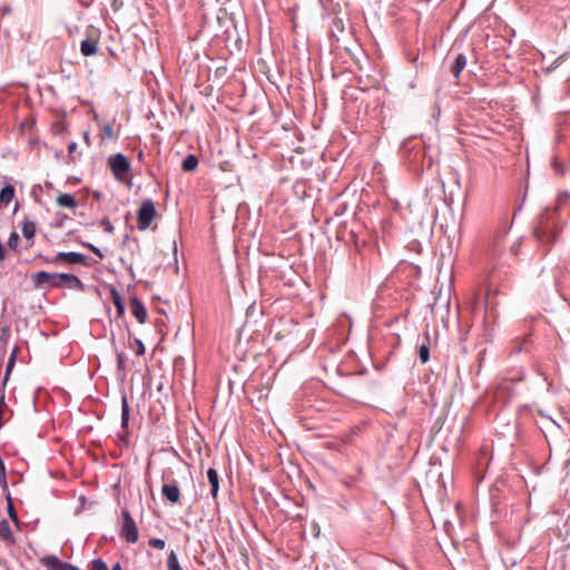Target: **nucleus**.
Returning a JSON list of instances; mask_svg holds the SVG:
<instances>
[{
	"instance_id": "1",
	"label": "nucleus",
	"mask_w": 570,
	"mask_h": 570,
	"mask_svg": "<svg viewBox=\"0 0 570 570\" xmlns=\"http://www.w3.org/2000/svg\"><path fill=\"white\" fill-rule=\"evenodd\" d=\"M560 232L557 210L547 208L539 216L532 234L539 246L547 253L557 242Z\"/></svg>"
},
{
	"instance_id": "2",
	"label": "nucleus",
	"mask_w": 570,
	"mask_h": 570,
	"mask_svg": "<svg viewBox=\"0 0 570 570\" xmlns=\"http://www.w3.org/2000/svg\"><path fill=\"white\" fill-rule=\"evenodd\" d=\"M31 283L36 289L49 291L52 288H70L83 291L85 286L80 278L73 274L37 272L31 275Z\"/></svg>"
},
{
	"instance_id": "3",
	"label": "nucleus",
	"mask_w": 570,
	"mask_h": 570,
	"mask_svg": "<svg viewBox=\"0 0 570 570\" xmlns=\"http://www.w3.org/2000/svg\"><path fill=\"white\" fill-rule=\"evenodd\" d=\"M161 487L163 498L170 504H177L180 500V490L178 482L174 480V470L171 468L164 469L161 472Z\"/></svg>"
},
{
	"instance_id": "4",
	"label": "nucleus",
	"mask_w": 570,
	"mask_h": 570,
	"mask_svg": "<svg viewBox=\"0 0 570 570\" xmlns=\"http://www.w3.org/2000/svg\"><path fill=\"white\" fill-rule=\"evenodd\" d=\"M108 165L115 179L118 181H122L130 170V163L121 153L109 156Z\"/></svg>"
},
{
	"instance_id": "5",
	"label": "nucleus",
	"mask_w": 570,
	"mask_h": 570,
	"mask_svg": "<svg viewBox=\"0 0 570 570\" xmlns=\"http://www.w3.org/2000/svg\"><path fill=\"white\" fill-rule=\"evenodd\" d=\"M122 524L120 529V535L126 539L128 543H135L138 541L139 531L135 520L127 509L121 511Z\"/></svg>"
},
{
	"instance_id": "6",
	"label": "nucleus",
	"mask_w": 570,
	"mask_h": 570,
	"mask_svg": "<svg viewBox=\"0 0 570 570\" xmlns=\"http://www.w3.org/2000/svg\"><path fill=\"white\" fill-rule=\"evenodd\" d=\"M156 216V208L151 199H145L137 214V227L140 230L147 229Z\"/></svg>"
},
{
	"instance_id": "7",
	"label": "nucleus",
	"mask_w": 570,
	"mask_h": 570,
	"mask_svg": "<svg viewBox=\"0 0 570 570\" xmlns=\"http://www.w3.org/2000/svg\"><path fill=\"white\" fill-rule=\"evenodd\" d=\"M98 43H99V31L90 28L87 33L86 39H83L80 43V52L85 57L94 56L98 52Z\"/></svg>"
},
{
	"instance_id": "8",
	"label": "nucleus",
	"mask_w": 570,
	"mask_h": 570,
	"mask_svg": "<svg viewBox=\"0 0 570 570\" xmlns=\"http://www.w3.org/2000/svg\"><path fill=\"white\" fill-rule=\"evenodd\" d=\"M60 261H66L69 264L88 265L87 256L77 252H59L55 257H52L53 264H58Z\"/></svg>"
},
{
	"instance_id": "9",
	"label": "nucleus",
	"mask_w": 570,
	"mask_h": 570,
	"mask_svg": "<svg viewBox=\"0 0 570 570\" xmlns=\"http://www.w3.org/2000/svg\"><path fill=\"white\" fill-rule=\"evenodd\" d=\"M41 563L49 570H79L76 566L59 560L56 556H47L41 559Z\"/></svg>"
},
{
	"instance_id": "10",
	"label": "nucleus",
	"mask_w": 570,
	"mask_h": 570,
	"mask_svg": "<svg viewBox=\"0 0 570 570\" xmlns=\"http://www.w3.org/2000/svg\"><path fill=\"white\" fill-rule=\"evenodd\" d=\"M405 153H409L407 159L411 163H419L424 157V150L421 142H415L413 146H410V142L404 144Z\"/></svg>"
},
{
	"instance_id": "11",
	"label": "nucleus",
	"mask_w": 570,
	"mask_h": 570,
	"mask_svg": "<svg viewBox=\"0 0 570 570\" xmlns=\"http://www.w3.org/2000/svg\"><path fill=\"white\" fill-rule=\"evenodd\" d=\"M130 306H131V312H132V315L135 316V318L140 324H144L147 318V311H146L144 303L138 297H132L130 299Z\"/></svg>"
},
{
	"instance_id": "12",
	"label": "nucleus",
	"mask_w": 570,
	"mask_h": 570,
	"mask_svg": "<svg viewBox=\"0 0 570 570\" xmlns=\"http://www.w3.org/2000/svg\"><path fill=\"white\" fill-rule=\"evenodd\" d=\"M466 66V57L464 53H455L450 66L451 73L458 79Z\"/></svg>"
},
{
	"instance_id": "13",
	"label": "nucleus",
	"mask_w": 570,
	"mask_h": 570,
	"mask_svg": "<svg viewBox=\"0 0 570 570\" xmlns=\"http://www.w3.org/2000/svg\"><path fill=\"white\" fill-rule=\"evenodd\" d=\"M206 474L210 484V494L214 499H216L219 490V475L214 468H209Z\"/></svg>"
},
{
	"instance_id": "14",
	"label": "nucleus",
	"mask_w": 570,
	"mask_h": 570,
	"mask_svg": "<svg viewBox=\"0 0 570 570\" xmlns=\"http://www.w3.org/2000/svg\"><path fill=\"white\" fill-rule=\"evenodd\" d=\"M0 538L9 544L16 543V539L11 531L10 524L6 519L0 521Z\"/></svg>"
},
{
	"instance_id": "15",
	"label": "nucleus",
	"mask_w": 570,
	"mask_h": 570,
	"mask_svg": "<svg viewBox=\"0 0 570 570\" xmlns=\"http://www.w3.org/2000/svg\"><path fill=\"white\" fill-rule=\"evenodd\" d=\"M57 204L60 207L75 209L78 206V202L76 197L71 194H60L57 197Z\"/></svg>"
},
{
	"instance_id": "16",
	"label": "nucleus",
	"mask_w": 570,
	"mask_h": 570,
	"mask_svg": "<svg viewBox=\"0 0 570 570\" xmlns=\"http://www.w3.org/2000/svg\"><path fill=\"white\" fill-rule=\"evenodd\" d=\"M419 357L422 364H425L430 360V335H424L423 343L419 346Z\"/></svg>"
},
{
	"instance_id": "17",
	"label": "nucleus",
	"mask_w": 570,
	"mask_h": 570,
	"mask_svg": "<svg viewBox=\"0 0 570 570\" xmlns=\"http://www.w3.org/2000/svg\"><path fill=\"white\" fill-rule=\"evenodd\" d=\"M14 197V187L11 184H7L0 190V204L8 205Z\"/></svg>"
},
{
	"instance_id": "18",
	"label": "nucleus",
	"mask_w": 570,
	"mask_h": 570,
	"mask_svg": "<svg viewBox=\"0 0 570 570\" xmlns=\"http://www.w3.org/2000/svg\"><path fill=\"white\" fill-rule=\"evenodd\" d=\"M129 403L127 396L124 394L121 397V428L127 429L129 422Z\"/></svg>"
},
{
	"instance_id": "19",
	"label": "nucleus",
	"mask_w": 570,
	"mask_h": 570,
	"mask_svg": "<svg viewBox=\"0 0 570 570\" xmlns=\"http://www.w3.org/2000/svg\"><path fill=\"white\" fill-rule=\"evenodd\" d=\"M198 158L195 155H188L181 163V169L186 173L193 171L198 166Z\"/></svg>"
},
{
	"instance_id": "20",
	"label": "nucleus",
	"mask_w": 570,
	"mask_h": 570,
	"mask_svg": "<svg viewBox=\"0 0 570 570\" xmlns=\"http://www.w3.org/2000/svg\"><path fill=\"white\" fill-rule=\"evenodd\" d=\"M36 234V223L30 219H24L22 224V235L27 239H31Z\"/></svg>"
},
{
	"instance_id": "21",
	"label": "nucleus",
	"mask_w": 570,
	"mask_h": 570,
	"mask_svg": "<svg viewBox=\"0 0 570 570\" xmlns=\"http://www.w3.org/2000/svg\"><path fill=\"white\" fill-rule=\"evenodd\" d=\"M111 298H112V303L116 306L118 315L119 316L124 315V313H125V304H124L122 297L119 294V292L116 291V289H112L111 291Z\"/></svg>"
},
{
	"instance_id": "22",
	"label": "nucleus",
	"mask_w": 570,
	"mask_h": 570,
	"mask_svg": "<svg viewBox=\"0 0 570 570\" xmlns=\"http://www.w3.org/2000/svg\"><path fill=\"white\" fill-rule=\"evenodd\" d=\"M16 357H17V351L13 350L9 360H8V363H7V368H6V375H4V379H3V382H2V386L1 387H4L6 389V385H7V382L9 380V376H10V373L16 364Z\"/></svg>"
},
{
	"instance_id": "23",
	"label": "nucleus",
	"mask_w": 570,
	"mask_h": 570,
	"mask_svg": "<svg viewBox=\"0 0 570 570\" xmlns=\"http://www.w3.org/2000/svg\"><path fill=\"white\" fill-rule=\"evenodd\" d=\"M7 511H8L10 519L12 520V522L16 523L17 527H19V524H20L19 517L17 514V511L14 509V505L12 503V499H11L10 494L7 495Z\"/></svg>"
},
{
	"instance_id": "24",
	"label": "nucleus",
	"mask_w": 570,
	"mask_h": 570,
	"mask_svg": "<svg viewBox=\"0 0 570 570\" xmlns=\"http://www.w3.org/2000/svg\"><path fill=\"white\" fill-rule=\"evenodd\" d=\"M91 570H109L108 567H107V563L102 560V559H95L92 561V567H91ZM111 570H121V566L119 562H116L114 566H112V569Z\"/></svg>"
},
{
	"instance_id": "25",
	"label": "nucleus",
	"mask_w": 570,
	"mask_h": 570,
	"mask_svg": "<svg viewBox=\"0 0 570 570\" xmlns=\"http://www.w3.org/2000/svg\"><path fill=\"white\" fill-rule=\"evenodd\" d=\"M167 569L168 570H183L175 551H170L167 557Z\"/></svg>"
},
{
	"instance_id": "26",
	"label": "nucleus",
	"mask_w": 570,
	"mask_h": 570,
	"mask_svg": "<svg viewBox=\"0 0 570 570\" xmlns=\"http://www.w3.org/2000/svg\"><path fill=\"white\" fill-rule=\"evenodd\" d=\"M19 242H20V237H19L18 233L12 232L8 239V246L10 247V249L17 250Z\"/></svg>"
},
{
	"instance_id": "27",
	"label": "nucleus",
	"mask_w": 570,
	"mask_h": 570,
	"mask_svg": "<svg viewBox=\"0 0 570 570\" xmlns=\"http://www.w3.org/2000/svg\"><path fill=\"white\" fill-rule=\"evenodd\" d=\"M6 406H7V404H6V389L1 387V392H0V429L3 425L2 415H3V409Z\"/></svg>"
},
{
	"instance_id": "28",
	"label": "nucleus",
	"mask_w": 570,
	"mask_h": 570,
	"mask_svg": "<svg viewBox=\"0 0 570 570\" xmlns=\"http://www.w3.org/2000/svg\"><path fill=\"white\" fill-rule=\"evenodd\" d=\"M148 544L151 548H155V549H158V550L165 549V546H166L165 540L159 539V538H151V539H149Z\"/></svg>"
},
{
	"instance_id": "29",
	"label": "nucleus",
	"mask_w": 570,
	"mask_h": 570,
	"mask_svg": "<svg viewBox=\"0 0 570 570\" xmlns=\"http://www.w3.org/2000/svg\"><path fill=\"white\" fill-rule=\"evenodd\" d=\"M0 484L7 489V476H6V465H4V462L2 460V458L0 456Z\"/></svg>"
},
{
	"instance_id": "30",
	"label": "nucleus",
	"mask_w": 570,
	"mask_h": 570,
	"mask_svg": "<svg viewBox=\"0 0 570 570\" xmlns=\"http://www.w3.org/2000/svg\"><path fill=\"white\" fill-rule=\"evenodd\" d=\"M102 132H104L105 137H107L108 139L116 138L112 124L104 125Z\"/></svg>"
},
{
	"instance_id": "31",
	"label": "nucleus",
	"mask_w": 570,
	"mask_h": 570,
	"mask_svg": "<svg viewBox=\"0 0 570 570\" xmlns=\"http://www.w3.org/2000/svg\"><path fill=\"white\" fill-rule=\"evenodd\" d=\"M99 225L104 228L106 233L112 234L114 233V225L108 218H104Z\"/></svg>"
},
{
	"instance_id": "32",
	"label": "nucleus",
	"mask_w": 570,
	"mask_h": 570,
	"mask_svg": "<svg viewBox=\"0 0 570 570\" xmlns=\"http://www.w3.org/2000/svg\"><path fill=\"white\" fill-rule=\"evenodd\" d=\"M117 367L120 371L126 368V356L124 353H117Z\"/></svg>"
},
{
	"instance_id": "33",
	"label": "nucleus",
	"mask_w": 570,
	"mask_h": 570,
	"mask_svg": "<svg viewBox=\"0 0 570 570\" xmlns=\"http://www.w3.org/2000/svg\"><path fill=\"white\" fill-rule=\"evenodd\" d=\"M135 344H136V355L137 356H141L145 354V345L144 343L139 340V338H135Z\"/></svg>"
},
{
	"instance_id": "34",
	"label": "nucleus",
	"mask_w": 570,
	"mask_h": 570,
	"mask_svg": "<svg viewBox=\"0 0 570 570\" xmlns=\"http://www.w3.org/2000/svg\"><path fill=\"white\" fill-rule=\"evenodd\" d=\"M85 246L88 247L99 259L104 258L101 250L98 247H96L95 245L86 244Z\"/></svg>"
},
{
	"instance_id": "35",
	"label": "nucleus",
	"mask_w": 570,
	"mask_h": 570,
	"mask_svg": "<svg viewBox=\"0 0 570 570\" xmlns=\"http://www.w3.org/2000/svg\"><path fill=\"white\" fill-rule=\"evenodd\" d=\"M55 134H62L63 129H65V126L62 122H56L52 127Z\"/></svg>"
},
{
	"instance_id": "36",
	"label": "nucleus",
	"mask_w": 570,
	"mask_h": 570,
	"mask_svg": "<svg viewBox=\"0 0 570 570\" xmlns=\"http://www.w3.org/2000/svg\"><path fill=\"white\" fill-rule=\"evenodd\" d=\"M37 258L41 259L46 264H53L52 257L50 258V257H47V256H45L42 254H38Z\"/></svg>"
},
{
	"instance_id": "37",
	"label": "nucleus",
	"mask_w": 570,
	"mask_h": 570,
	"mask_svg": "<svg viewBox=\"0 0 570 570\" xmlns=\"http://www.w3.org/2000/svg\"><path fill=\"white\" fill-rule=\"evenodd\" d=\"M76 149H77V142H75V141L69 142V145H68L69 156H71L76 151Z\"/></svg>"
},
{
	"instance_id": "38",
	"label": "nucleus",
	"mask_w": 570,
	"mask_h": 570,
	"mask_svg": "<svg viewBox=\"0 0 570 570\" xmlns=\"http://www.w3.org/2000/svg\"><path fill=\"white\" fill-rule=\"evenodd\" d=\"M7 256V250L3 244L0 242V262L4 261Z\"/></svg>"
},
{
	"instance_id": "39",
	"label": "nucleus",
	"mask_w": 570,
	"mask_h": 570,
	"mask_svg": "<svg viewBox=\"0 0 570 570\" xmlns=\"http://www.w3.org/2000/svg\"><path fill=\"white\" fill-rule=\"evenodd\" d=\"M82 137H83V140L87 144V146H90L91 141H90V134H89V131H85Z\"/></svg>"
},
{
	"instance_id": "40",
	"label": "nucleus",
	"mask_w": 570,
	"mask_h": 570,
	"mask_svg": "<svg viewBox=\"0 0 570 570\" xmlns=\"http://www.w3.org/2000/svg\"><path fill=\"white\" fill-rule=\"evenodd\" d=\"M569 195L566 193L564 195L559 196V202H562L563 199H567Z\"/></svg>"
},
{
	"instance_id": "41",
	"label": "nucleus",
	"mask_w": 570,
	"mask_h": 570,
	"mask_svg": "<svg viewBox=\"0 0 570 570\" xmlns=\"http://www.w3.org/2000/svg\"><path fill=\"white\" fill-rule=\"evenodd\" d=\"M142 157H144V154H142V151H140V153L138 154V158H139V160H141V159H142Z\"/></svg>"
}]
</instances>
